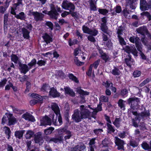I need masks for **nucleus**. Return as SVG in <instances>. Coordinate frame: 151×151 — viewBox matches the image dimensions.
Wrapping results in <instances>:
<instances>
[{
	"label": "nucleus",
	"mask_w": 151,
	"mask_h": 151,
	"mask_svg": "<svg viewBox=\"0 0 151 151\" xmlns=\"http://www.w3.org/2000/svg\"><path fill=\"white\" fill-rule=\"evenodd\" d=\"M80 109H76L74 111L73 114L72 115V119L76 122H81L82 119L88 118L91 119V118L95 119V115L98 112L94 109L91 115V112L84 106L81 105L80 106Z\"/></svg>",
	"instance_id": "nucleus-1"
},
{
	"label": "nucleus",
	"mask_w": 151,
	"mask_h": 151,
	"mask_svg": "<svg viewBox=\"0 0 151 151\" xmlns=\"http://www.w3.org/2000/svg\"><path fill=\"white\" fill-rule=\"evenodd\" d=\"M131 113L134 116V118L132 119V125L136 128L138 127V123L141 120L144 121L150 115L149 111L146 109L140 113L135 111H131Z\"/></svg>",
	"instance_id": "nucleus-2"
},
{
	"label": "nucleus",
	"mask_w": 151,
	"mask_h": 151,
	"mask_svg": "<svg viewBox=\"0 0 151 151\" xmlns=\"http://www.w3.org/2000/svg\"><path fill=\"white\" fill-rule=\"evenodd\" d=\"M128 104L130 105L129 111L131 113V111H134L139 107V104L140 103L139 99L135 97H131L127 100Z\"/></svg>",
	"instance_id": "nucleus-3"
},
{
	"label": "nucleus",
	"mask_w": 151,
	"mask_h": 151,
	"mask_svg": "<svg viewBox=\"0 0 151 151\" xmlns=\"http://www.w3.org/2000/svg\"><path fill=\"white\" fill-rule=\"evenodd\" d=\"M50 6L51 9L50 11H47L46 10H44L42 11V13L49 15L51 18L57 19L58 13L57 12L54 5L51 4H50Z\"/></svg>",
	"instance_id": "nucleus-4"
},
{
	"label": "nucleus",
	"mask_w": 151,
	"mask_h": 151,
	"mask_svg": "<svg viewBox=\"0 0 151 151\" xmlns=\"http://www.w3.org/2000/svg\"><path fill=\"white\" fill-rule=\"evenodd\" d=\"M62 7L65 9L69 10L70 12L73 11L75 9V6L71 2L67 1H64L62 4Z\"/></svg>",
	"instance_id": "nucleus-5"
},
{
	"label": "nucleus",
	"mask_w": 151,
	"mask_h": 151,
	"mask_svg": "<svg viewBox=\"0 0 151 151\" xmlns=\"http://www.w3.org/2000/svg\"><path fill=\"white\" fill-rule=\"evenodd\" d=\"M29 15L34 17V20L36 22L41 21L43 20L44 15L41 13L37 12H32L29 11Z\"/></svg>",
	"instance_id": "nucleus-6"
},
{
	"label": "nucleus",
	"mask_w": 151,
	"mask_h": 151,
	"mask_svg": "<svg viewBox=\"0 0 151 151\" xmlns=\"http://www.w3.org/2000/svg\"><path fill=\"white\" fill-rule=\"evenodd\" d=\"M115 143L118 146V150H123L124 145L125 144L123 140L117 137H115Z\"/></svg>",
	"instance_id": "nucleus-7"
},
{
	"label": "nucleus",
	"mask_w": 151,
	"mask_h": 151,
	"mask_svg": "<svg viewBox=\"0 0 151 151\" xmlns=\"http://www.w3.org/2000/svg\"><path fill=\"white\" fill-rule=\"evenodd\" d=\"M86 146L83 143H80L71 149V151H86Z\"/></svg>",
	"instance_id": "nucleus-8"
},
{
	"label": "nucleus",
	"mask_w": 151,
	"mask_h": 151,
	"mask_svg": "<svg viewBox=\"0 0 151 151\" xmlns=\"http://www.w3.org/2000/svg\"><path fill=\"white\" fill-rule=\"evenodd\" d=\"M51 119L47 116L43 117L40 121L41 126L51 125Z\"/></svg>",
	"instance_id": "nucleus-9"
},
{
	"label": "nucleus",
	"mask_w": 151,
	"mask_h": 151,
	"mask_svg": "<svg viewBox=\"0 0 151 151\" xmlns=\"http://www.w3.org/2000/svg\"><path fill=\"white\" fill-rule=\"evenodd\" d=\"M125 50L127 53H132L134 55L136 56L137 55V52L134 47L126 46L125 47Z\"/></svg>",
	"instance_id": "nucleus-10"
},
{
	"label": "nucleus",
	"mask_w": 151,
	"mask_h": 151,
	"mask_svg": "<svg viewBox=\"0 0 151 151\" xmlns=\"http://www.w3.org/2000/svg\"><path fill=\"white\" fill-rule=\"evenodd\" d=\"M22 117L26 120L31 121L32 122L35 121V119L34 117L28 112L23 114Z\"/></svg>",
	"instance_id": "nucleus-11"
},
{
	"label": "nucleus",
	"mask_w": 151,
	"mask_h": 151,
	"mask_svg": "<svg viewBox=\"0 0 151 151\" xmlns=\"http://www.w3.org/2000/svg\"><path fill=\"white\" fill-rule=\"evenodd\" d=\"M58 115V119L57 118L58 116H57L55 119H54V118L53 119V122L55 126H60L62 124V117L60 114Z\"/></svg>",
	"instance_id": "nucleus-12"
},
{
	"label": "nucleus",
	"mask_w": 151,
	"mask_h": 151,
	"mask_svg": "<svg viewBox=\"0 0 151 151\" xmlns=\"http://www.w3.org/2000/svg\"><path fill=\"white\" fill-rule=\"evenodd\" d=\"M21 31L23 37L24 38L26 39H29L30 37L29 33L30 31L25 27L22 28Z\"/></svg>",
	"instance_id": "nucleus-13"
},
{
	"label": "nucleus",
	"mask_w": 151,
	"mask_h": 151,
	"mask_svg": "<svg viewBox=\"0 0 151 151\" xmlns=\"http://www.w3.org/2000/svg\"><path fill=\"white\" fill-rule=\"evenodd\" d=\"M51 108L54 111L56 116H58V115L60 114V110L58 104L55 103H52L51 105Z\"/></svg>",
	"instance_id": "nucleus-14"
},
{
	"label": "nucleus",
	"mask_w": 151,
	"mask_h": 151,
	"mask_svg": "<svg viewBox=\"0 0 151 151\" xmlns=\"http://www.w3.org/2000/svg\"><path fill=\"white\" fill-rule=\"evenodd\" d=\"M49 94L50 96L54 98L58 97L60 96V93L53 87L50 88Z\"/></svg>",
	"instance_id": "nucleus-15"
},
{
	"label": "nucleus",
	"mask_w": 151,
	"mask_h": 151,
	"mask_svg": "<svg viewBox=\"0 0 151 151\" xmlns=\"http://www.w3.org/2000/svg\"><path fill=\"white\" fill-rule=\"evenodd\" d=\"M20 5H22V4H19L17 3L13 4V6L11 7V14L14 15H15L16 14L15 11L17 10H19V6Z\"/></svg>",
	"instance_id": "nucleus-16"
},
{
	"label": "nucleus",
	"mask_w": 151,
	"mask_h": 151,
	"mask_svg": "<svg viewBox=\"0 0 151 151\" xmlns=\"http://www.w3.org/2000/svg\"><path fill=\"white\" fill-rule=\"evenodd\" d=\"M19 65L21 72L22 73H23L24 74H25L30 69L29 67H28L26 64H20Z\"/></svg>",
	"instance_id": "nucleus-17"
},
{
	"label": "nucleus",
	"mask_w": 151,
	"mask_h": 151,
	"mask_svg": "<svg viewBox=\"0 0 151 151\" xmlns=\"http://www.w3.org/2000/svg\"><path fill=\"white\" fill-rule=\"evenodd\" d=\"M112 144L113 143L109 139L107 138H105L102 141V147H108L110 145Z\"/></svg>",
	"instance_id": "nucleus-18"
},
{
	"label": "nucleus",
	"mask_w": 151,
	"mask_h": 151,
	"mask_svg": "<svg viewBox=\"0 0 151 151\" xmlns=\"http://www.w3.org/2000/svg\"><path fill=\"white\" fill-rule=\"evenodd\" d=\"M137 32L142 35H144L147 32V29L146 27H141L136 30Z\"/></svg>",
	"instance_id": "nucleus-19"
},
{
	"label": "nucleus",
	"mask_w": 151,
	"mask_h": 151,
	"mask_svg": "<svg viewBox=\"0 0 151 151\" xmlns=\"http://www.w3.org/2000/svg\"><path fill=\"white\" fill-rule=\"evenodd\" d=\"M100 53L101 58L106 62L111 60V58L108 54L102 51H100Z\"/></svg>",
	"instance_id": "nucleus-20"
},
{
	"label": "nucleus",
	"mask_w": 151,
	"mask_h": 151,
	"mask_svg": "<svg viewBox=\"0 0 151 151\" xmlns=\"http://www.w3.org/2000/svg\"><path fill=\"white\" fill-rule=\"evenodd\" d=\"M25 132L24 130H19L15 132L14 135L16 138L19 139H21L24 133Z\"/></svg>",
	"instance_id": "nucleus-21"
},
{
	"label": "nucleus",
	"mask_w": 151,
	"mask_h": 151,
	"mask_svg": "<svg viewBox=\"0 0 151 151\" xmlns=\"http://www.w3.org/2000/svg\"><path fill=\"white\" fill-rule=\"evenodd\" d=\"M107 125V132L108 133L111 134L112 133H114L115 131V129L114 127L112 125L109 123H106Z\"/></svg>",
	"instance_id": "nucleus-22"
},
{
	"label": "nucleus",
	"mask_w": 151,
	"mask_h": 151,
	"mask_svg": "<svg viewBox=\"0 0 151 151\" xmlns=\"http://www.w3.org/2000/svg\"><path fill=\"white\" fill-rule=\"evenodd\" d=\"M65 93V94H67L73 97L75 96V93L74 92L72 89L68 87H66L64 88Z\"/></svg>",
	"instance_id": "nucleus-23"
},
{
	"label": "nucleus",
	"mask_w": 151,
	"mask_h": 151,
	"mask_svg": "<svg viewBox=\"0 0 151 151\" xmlns=\"http://www.w3.org/2000/svg\"><path fill=\"white\" fill-rule=\"evenodd\" d=\"M142 148L145 150L148 151H151V141L150 142V145H149L146 142H143L142 144Z\"/></svg>",
	"instance_id": "nucleus-24"
},
{
	"label": "nucleus",
	"mask_w": 151,
	"mask_h": 151,
	"mask_svg": "<svg viewBox=\"0 0 151 151\" xmlns=\"http://www.w3.org/2000/svg\"><path fill=\"white\" fill-rule=\"evenodd\" d=\"M125 101H124L122 99H119L118 102V106L121 109H122L124 110L125 109Z\"/></svg>",
	"instance_id": "nucleus-25"
},
{
	"label": "nucleus",
	"mask_w": 151,
	"mask_h": 151,
	"mask_svg": "<svg viewBox=\"0 0 151 151\" xmlns=\"http://www.w3.org/2000/svg\"><path fill=\"white\" fill-rule=\"evenodd\" d=\"M9 117L8 118L9 124L10 125H14L16 122V119L12 116V114H9Z\"/></svg>",
	"instance_id": "nucleus-26"
},
{
	"label": "nucleus",
	"mask_w": 151,
	"mask_h": 151,
	"mask_svg": "<svg viewBox=\"0 0 151 151\" xmlns=\"http://www.w3.org/2000/svg\"><path fill=\"white\" fill-rule=\"evenodd\" d=\"M63 137V136L60 135L58 137H53L51 138L50 141L56 143L58 142L62 141Z\"/></svg>",
	"instance_id": "nucleus-27"
},
{
	"label": "nucleus",
	"mask_w": 151,
	"mask_h": 151,
	"mask_svg": "<svg viewBox=\"0 0 151 151\" xmlns=\"http://www.w3.org/2000/svg\"><path fill=\"white\" fill-rule=\"evenodd\" d=\"M42 37L47 44L50 43L52 41V39L51 37L47 34H45L42 36Z\"/></svg>",
	"instance_id": "nucleus-28"
},
{
	"label": "nucleus",
	"mask_w": 151,
	"mask_h": 151,
	"mask_svg": "<svg viewBox=\"0 0 151 151\" xmlns=\"http://www.w3.org/2000/svg\"><path fill=\"white\" fill-rule=\"evenodd\" d=\"M76 92L81 95L83 96L88 95L89 94V92L86 91H84L80 88H76Z\"/></svg>",
	"instance_id": "nucleus-29"
},
{
	"label": "nucleus",
	"mask_w": 151,
	"mask_h": 151,
	"mask_svg": "<svg viewBox=\"0 0 151 151\" xmlns=\"http://www.w3.org/2000/svg\"><path fill=\"white\" fill-rule=\"evenodd\" d=\"M15 17L17 19H20L21 20H24L25 19L26 16L24 12H22L19 14L14 15Z\"/></svg>",
	"instance_id": "nucleus-30"
},
{
	"label": "nucleus",
	"mask_w": 151,
	"mask_h": 151,
	"mask_svg": "<svg viewBox=\"0 0 151 151\" xmlns=\"http://www.w3.org/2000/svg\"><path fill=\"white\" fill-rule=\"evenodd\" d=\"M129 145L133 147H137L138 145V142L135 139L131 138L129 143Z\"/></svg>",
	"instance_id": "nucleus-31"
},
{
	"label": "nucleus",
	"mask_w": 151,
	"mask_h": 151,
	"mask_svg": "<svg viewBox=\"0 0 151 151\" xmlns=\"http://www.w3.org/2000/svg\"><path fill=\"white\" fill-rule=\"evenodd\" d=\"M122 121V119L121 118H116L114 121L113 122V124L115 127L119 128L120 126V122Z\"/></svg>",
	"instance_id": "nucleus-32"
},
{
	"label": "nucleus",
	"mask_w": 151,
	"mask_h": 151,
	"mask_svg": "<svg viewBox=\"0 0 151 151\" xmlns=\"http://www.w3.org/2000/svg\"><path fill=\"white\" fill-rule=\"evenodd\" d=\"M128 56L129 58H126L125 60V61L127 65L129 67H131L132 64V63L133 61V60L131 58L130 55L129 54L128 55Z\"/></svg>",
	"instance_id": "nucleus-33"
},
{
	"label": "nucleus",
	"mask_w": 151,
	"mask_h": 151,
	"mask_svg": "<svg viewBox=\"0 0 151 151\" xmlns=\"http://www.w3.org/2000/svg\"><path fill=\"white\" fill-rule=\"evenodd\" d=\"M129 40L130 42L133 43L137 44L138 42H139V39L138 37H135L134 36L131 37L129 39Z\"/></svg>",
	"instance_id": "nucleus-34"
},
{
	"label": "nucleus",
	"mask_w": 151,
	"mask_h": 151,
	"mask_svg": "<svg viewBox=\"0 0 151 151\" xmlns=\"http://www.w3.org/2000/svg\"><path fill=\"white\" fill-rule=\"evenodd\" d=\"M68 77L70 79L72 80V81H74L76 83H78L79 81L76 77L72 73H69L68 75Z\"/></svg>",
	"instance_id": "nucleus-35"
},
{
	"label": "nucleus",
	"mask_w": 151,
	"mask_h": 151,
	"mask_svg": "<svg viewBox=\"0 0 151 151\" xmlns=\"http://www.w3.org/2000/svg\"><path fill=\"white\" fill-rule=\"evenodd\" d=\"M115 10V12L114 11L111 12V13L113 15H116V13H120L122 11L121 7L120 6H116L114 8Z\"/></svg>",
	"instance_id": "nucleus-36"
},
{
	"label": "nucleus",
	"mask_w": 151,
	"mask_h": 151,
	"mask_svg": "<svg viewBox=\"0 0 151 151\" xmlns=\"http://www.w3.org/2000/svg\"><path fill=\"white\" fill-rule=\"evenodd\" d=\"M111 73L115 76H119L121 72L117 68L114 67L111 72Z\"/></svg>",
	"instance_id": "nucleus-37"
},
{
	"label": "nucleus",
	"mask_w": 151,
	"mask_h": 151,
	"mask_svg": "<svg viewBox=\"0 0 151 151\" xmlns=\"http://www.w3.org/2000/svg\"><path fill=\"white\" fill-rule=\"evenodd\" d=\"M50 89V87L48 84H43L41 88V90L43 92H47Z\"/></svg>",
	"instance_id": "nucleus-38"
},
{
	"label": "nucleus",
	"mask_w": 151,
	"mask_h": 151,
	"mask_svg": "<svg viewBox=\"0 0 151 151\" xmlns=\"http://www.w3.org/2000/svg\"><path fill=\"white\" fill-rule=\"evenodd\" d=\"M6 134L8 136V138L9 139L10 137L11 131L9 128L7 127H4L3 128Z\"/></svg>",
	"instance_id": "nucleus-39"
},
{
	"label": "nucleus",
	"mask_w": 151,
	"mask_h": 151,
	"mask_svg": "<svg viewBox=\"0 0 151 151\" xmlns=\"http://www.w3.org/2000/svg\"><path fill=\"white\" fill-rule=\"evenodd\" d=\"M67 130L65 127L57 129V132L60 135L65 134Z\"/></svg>",
	"instance_id": "nucleus-40"
},
{
	"label": "nucleus",
	"mask_w": 151,
	"mask_h": 151,
	"mask_svg": "<svg viewBox=\"0 0 151 151\" xmlns=\"http://www.w3.org/2000/svg\"><path fill=\"white\" fill-rule=\"evenodd\" d=\"M102 85L104 86L107 89L109 87H111V86H112L113 85L112 83L110 81H107L106 82H103L102 83Z\"/></svg>",
	"instance_id": "nucleus-41"
},
{
	"label": "nucleus",
	"mask_w": 151,
	"mask_h": 151,
	"mask_svg": "<svg viewBox=\"0 0 151 151\" xmlns=\"http://www.w3.org/2000/svg\"><path fill=\"white\" fill-rule=\"evenodd\" d=\"M11 60L13 62L15 63H17L19 62V58L15 55L12 54L11 56Z\"/></svg>",
	"instance_id": "nucleus-42"
},
{
	"label": "nucleus",
	"mask_w": 151,
	"mask_h": 151,
	"mask_svg": "<svg viewBox=\"0 0 151 151\" xmlns=\"http://www.w3.org/2000/svg\"><path fill=\"white\" fill-rule=\"evenodd\" d=\"M34 135V133L31 130H28L25 135L26 138L27 139H29L32 137Z\"/></svg>",
	"instance_id": "nucleus-43"
},
{
	"label": "nucleus",
	"mask_w": 151,
	"mask_h": 151,
	"mask_svg": "<svg viewBox=\"0 0 151 151\" xmlns=\"http://www.w3.org/2000/svg\"><path fill=\"white\" fill-rule=\"evenodd\" d=\"M128 93L127 90L126 89H124L121 90L120 95L123 98H124L127 96Z\"/></svg>",
	"instance_id": "nucleus-44"
},
{
	"label": "nucleus",
	"mask_w": 151,
	"mask_h": 151,
	"mask_svg": "<svg viewBox=\"0 0 151 151\" xmlns=\"http://www.w3.org/2000/svg\"><path fill=\"white\" fill-rule=\"evenodd\" d=\"M98 33V31L95 28L90 29L89 34L92 35V36H96Z\"/></svg>",
	"instance_id": "nucleus-45"
},
{
	"label": "nucleus",
	"mask_w": 151,
	"mask_h": 151,
	"mask_svg": "<svg viewBox=\"0 0 151 151\" xmlns=\"http://www.w3.org/2000/svg\"><path fill=\"white\" fill-rule=\"evenodd\" d=\"M54 129V128L52 127H49L48 129H45L44 130V133L46 135L50 134L52 133V131Z\"/></svg>",
	"instance_id": "nucleus-46"
},
{
	"label": "nucleus",
	"mask_w": 151,
	"mask_h": 151,
	"mask_svg": "<svg viewBox=\"0 0 151 151\" xmlns=\"http://www.w3.org/2000/svg\"><path fill=\"white\" fill-rule=\"evenodd\" d=\"M74 61L75 64L78 66H81L84 64V63L80 61L78 59V58L75 57L74 58Z\"/></svg>",
	"instance_id": "nucleus-47"
},
{
	"label": "nucleus",
	"mask_w": 151,
	"mask_h": 151,
	"mask_svg": "<svg viewBox=\"0 0 151 151\" xmlns=\"http://www.w3.org/2000/svg\"><path fill=\"white\" fill-rule=\"evenodd\" d=\"M99 100L102 102H107L109 101V98L105 96L101 95L100 97Z\"/></svg>",
	"instance_id": "nucleus-48"
},
{
	"label": "nucleus",
	"mask_w": 151,
	"mask_h": 151,
	"mask_svg": "<svg viewBox=\"0 0 151 151\" xmlns=\"http://www.w3.org/2000/svg\"><path fill=\"white\" fill-rule=\"evenodd\" d=\"M78 42L76 39H74L72 40L70 39L68 41V44L69 46H71L73 45L77 44Z\"/></svg>",
	"instance_id": "nucleus-49"
},
{
	"label": "nucleus",
	"mask_w": 151,
	"mask_h": 151,
	"mask_svg": "<svg viewBox=\"0 0 151 151\" xmlns=\"http://www.w3.org/2000/svg\"><path fill=\"white\" fill-rule=\"evenodd\" d=\"M70 14H71L72 17H74L75 19H78L80 17V15L79 13L76 12H74L72 11L70 12Z\"/></svg>",
	"instance_id": "nucleus-50"
},
{
	"label": "nucleus",
	"mask_w": 151,
	"mask_h": 151,
	"mask_svg": "<svg viewBox=\"0 0 151 151\" xmlns=\"http://www.w3.org/2000/svg\"><path fill=\"white\" fill-rule=\"evenodd\" d=\"M101 30L105 33H107V27L106 24L101 23Z\"/></svg>",
	"instance_id": "nucleus-51"
},
{
	"label": "nucleus",
	"mask_w": 151,
	"mask_h": 151,
	"mask_svg": "<svg viewBox=\"0 0 151 151\" xmlns=\"http://www.w3.org/2000/svg\"><path fill=\"white\" fill-rule=\"evenodd\" d=\"M65 134H66L64 137V139L65 140L69 139L72 135L71 132L68 130L66 132Z\"/></svg>",
	"instance_id": "nucleus-52"
},
{
	"label": "nucleus",
	"mask_w": 151,
	"mask_h": 151,
	"mask_svg": "<svg viewBox=\"0 0 151 151\" xmlns=\"http://www.w3.org/2000/svg\"><path fill=\"white\" fill-rule=\"evenodd\" d=\"M151 81V79L149 78H147L140 83L139 85V86L140 87H142L149 82Z\"/></svg>",
	"instance_id": "nucleus-53"
},
{
	"label": "nucleus",
	"mask_w": 151,
	"mask_h": 151,
	"mask_svg": "<svg viewBox=\"0 0 151 151\" xmlns=\"http://www.w3.org/2000/svg\"><path fill=\"white\" fill-rule=\"evenodd\" d=\"M100 60L98 59L95 61L93 64L91 65H92L91 66L92 68L93 67L95 69H96L100 63Z\"/></svg>",
	"instance_id": "nucleus-54"
},
{
	"label": "nucleus",
	"mask_w": 151,
	"mask_h": 151,
	"mask_svg": "<svg viewBox=\"0 0 151 151\" xmlns=\"http://www.w3.org/2000/svg\"><path fill=\"white\" fill-rule=\"evenodd\" d=\"M141 15L142 16L144 15L147 17L149 21L151 19V15L150 13H149L147 12H142V13H141Z\"/></svg>",
	"instance_id": "nucleus-55"
},
{
	"label": "nucleus",
	"mask_w": 151,
	"mask_h": 151,
	"mask_svg": "<svg viewBox=\"0 0 151 151\" xmlns=\"http://www.w3.org/2000/svg\"><path fill=\"white\" fill-rule=\"evenodd\" d=\"M82 30L84 33L89 34L90 29L87 26L84 25L82 27Z\"/></svg>",
	"instance_id": "nucleus-56"
},
{
	"label": "nucleus",
	"mask_w": 151,
	"mask_h": 151,
	"mask_svg": "<svg viewBox=\"0 0 151 151\" xmlns=\"http://www.w3.org/2000/svg\"><path fill=\"white\" fill-rule=\"evenodd\" d=\"M36 63V60L35 59H34L32 60L31 62L28 64V65L29 69H31L32 67Z\"/></svg>",
	"instance_id": "nucleus-57"
},
{
	"label": "nucleus",
	"mask_w": 151,
	"mask_h": 151,
	"mask_svg": "<svg viewBox=\"0 0 151 151\" xmlns=\"http://www.w3.org/2000/svg\"><path fill=\"white\" fill-rule=\"evenodd\" d=\"M104 43L109 49H111L112 47V43L110 40H109L106 42H104Z\"/></svg>",
	"instance_id": "nucleus-58"
},
{
	"label": "nucleus",
	"mask_w": 151,
	"mask_h": 151,
	"mask_svg": "<svg viewBox=\"0 0 151 151\" xmlns=\"http://www.w3.org/2000/svg\"><path fill=\"white\" fill-rule=\"evenodd\" d=\"M92 65H90L88 71L86 72L87 75L89 76H91L92 73H94V71L92 70L93 68Z\"/></svg>",
	"instance_id": "nucleus-59"
},
{
	"label": "nucleus",
	"mask_w": 151,
	"mask_h": 151,
	"mask_svg": "<svg viewBox=\"0 0 151 151\" xmlns=\"http://www.w3.org/2000/svg\"><path fill=\"white\" fill-rule=\"evenodd\" d=\"M98 11L100 14L104 15H106L108 12V11L105 9H99Z\"/></svg>",
	"instance_id": "nucleus-60"
},
{
	"label": "nucleus",
	"mask_w": 151,
	"mask_h": 151,
	"mask_svg": "<svg viewBox=\"0 0 151 151\" xmlns=\"http://www.w3.org/2000/svg\"><path fill=\"white\" fill-rule=\"evenodd\" d=\"M120 44L122 46L125 45L126 43L124 39L122 37H118Z\"/></svg>",
	"instance_id": "nucleus-61"
},
{
	"label": "nucleus",
	"mask_w": 151,
	"mask_h": 151,
	"mask_svg": "<svg viewBox=\"0 0 151 151\" xmlns=\"http://www.w3.org/2000/svg\"><path fill=\"white\" fill-rule=\"evenodd\" d=\"M141 73L139 70H135L133 73V76L134 78L139 77L140 76Z\"/></svg>",
	"instance_id": "nucleus-62"
},
{
	"label": "nucleus",
	"mask_w": 151,
	"mask_h": 151,
	"mask_svg": "<svg viewBox=\"0 0 151 151\" xmlns=\"http://www.w3.org/2000/svg\"><path fill=\"white\" fill-rule=\"evenodd\" d=\"M45 24L48 26L51 30H52L53 28V25L52 22H46Z\"/></svg>",
	"instance_id": "nucleus-63"
},
{
	"label": "nucleus",
	"mask_w": 151,
	"mask_h": 151,
	"mask_svg": "<svg viewBox=\"0 0 151 151\" xmlns=\"http://www.w3.org/2000/svg\"><path fill=\"white\" fill-rule=\"evenodd\" d=\"M7 81V79L6 78L3 79L0 82V88H3L6 84Z\"/></svg>",
	"instance_id": "nucleus-64"
}]
</instances>
